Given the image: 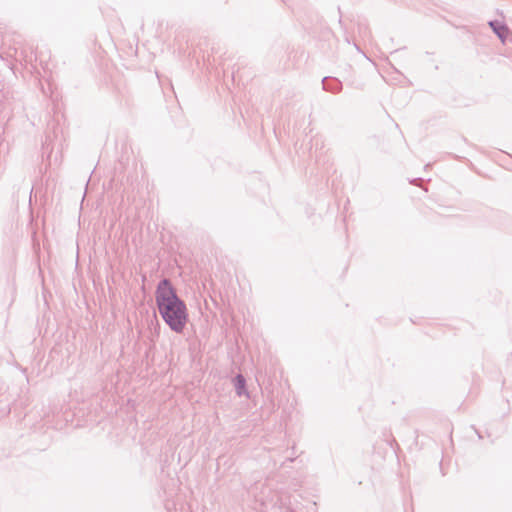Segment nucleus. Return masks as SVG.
Segmentation results:
<instances>
[{"label": "nucleus", "instance_id": "obj_1", "mask_svg": "<svg viewBox=\"0 0 512 512\" xmlns=\"http://www.w3.org/2000/svg\"><path fill=\"white\" fill-rule=\"evenodd\" d=\"M155 301L158 312L167 326L175 333H182L189 319L188 310L169 279L159 281Z\"/></svg>", "mask_w": 512, "mask_h": 512}, {"label": "nucleus", "instance_id": "obj_2", "mask_svg": "<svg viewBox=\"0 0 512 512\" xmlns=\"http://www.w3.org/2000/svg\"><path fill=\"white\" fill-rule=\"evenodd\" d=\"M488 25L502 42L506 40L509 35V28L503 21L491 20Z\"/></svg>", "mask_w": 512, "mask_h": 512}, {"label": "nucleus", "instance_id": "obj_3", "mask_svg": "<svg viewBox=\"0 0 512 512\" xmlns=\"http://www.w3.org/2000/svg\"><path fill=\"white\" fill-rule=\"evenodd\" d=\"M323 89L331 93H338L342 89V83L333 77H324L322 80Z\"/></svg>", "mask_w": 512, "mask_h": 512}, {"label": "nucleus", "instance_id": "obj_4", "mask_svg": "<svg viewBox=\"0 0 512 512\" xmlns=\"http://www.w3.org/2000/svg\"><path fill=\"white\" fill-rule=\"evenodd\" d=\"M234 386L238 396L246 393V379L242 374H237L234 378Z\"/></svg>", "mask_w": 512, "mask_h": 512}, {"label": "nucleus", "instance_id": "obj_5", "mask_svg": "<svg viewBox=\"0 0 512 512\" xmlns=\"http://www.w3.org/2000/svg\"><path fill=\"white\" fill-rule=\"evenodd\" d=\"M422 181L421 178H415L413 180L410 181L411 184L413 185H418V182Z\"/></svg>", "mask_w": 512, "mask_h": 512}]
</instances>
